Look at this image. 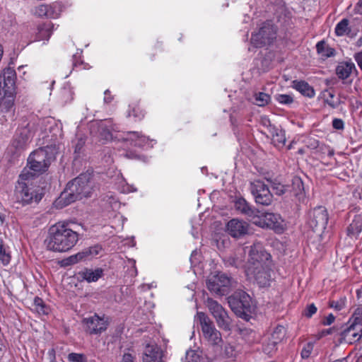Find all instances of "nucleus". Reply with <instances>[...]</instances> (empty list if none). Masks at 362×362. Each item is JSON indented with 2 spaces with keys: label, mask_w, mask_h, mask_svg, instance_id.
<instances>
[{
  "label": "nucleus",
  "mask_w": 362,
  "mask_h": 362,
  "mask_svg": "<svg viewBox=\"0 0 362 362\" xmlns=\"http://www.w3.org/2000/svg\"><path fill=\"white\" fill-rule=\"evenodd\" d=\"M271 267L270 254L265 251L260 243H255L252 245L245 266L247 278L255 280L261 287L267 286L272 279Z\"/></svg>",
  "instance_id": "nucleus-1"
},
{
  "label": "nucleus",
  "mask_w": 362,
  "mask_h": 362,
  "mask_svg": "<svg viewBox=\"0 0 362 362\" xmlns=\"http://www.w3.org/2000/svg\"><path fill=\"white\" fill-rule=\"evenodd\" d=\"M78 239V233L69 227L68 221H63L49 227L45 243L49 250L66 252L76 245Z\"/></svg>",
  "instance_id": "nucleus-2"
},
{
  "label": "nucleus",
  "mask_w": 362,
  "mask_h": 362,
  "mask_svg": "<svg viewBox=\"0 0 362 362\" xmlns=\"http://www.w3.org/2000/svg\"><path fill=\"white\" fill-rule=\"evenodd\" d=\"M91 185L87 175H80L69 182L66 189L56 200L55 205L62 208L76 200L88 197L91 193Z\"/></svg>",
  "instance_id": "nucleus-3"
},
{
  "label": "nucleus",
  "mask_w": 362,
  "mask_h": 362,
  "mask_svg": "<svg viewBox=\"0 0 362 362\" xmlns=\"http://www.w3.org/2000/svg\"><path fill=\"white\" fill-rule=\"evenodd\" d=\"M33 177V173L27 168H24L20 174L14 193L16 203L26 206L33 203L37 204L42 199L43 194L40 189L29 185L30 180Z\"/></svg>",
  "instance_id": "nucleus-4"
},
{
  "label": "nucleus",
  "mask_w": 362,
  "mask_h": 362,
  "mask_svg": "<svg viewBox=\"0 0 362 362\" xmlns=\"http://www.w3.org/2000/svg\"><path fill=\"white\" fill-rule=\"evenodd\" d=\"M59 147L56 144L40 148L33 152L28 158L27 168L29 172L41 173L47 170L50 162L55 158Z\"/></svg>",
  "instance_id": "nucleus-5"
},
{
  "label": "nucleus",
  "mask_w": 362,
  "mask_h": 362,
  "mask_svg": "<svg viewBox=\"0 0 362 362\" xmlns=\"http://www.w3.org/2000/svg\"><path fill=\"white\" fill-rule=\"evenodd\" d=\"M89 129L93 137L105 144L113 139L112 132L116 130V125L110 119L95 120L90 123Z\"/></svg>",
  "instance_id": "nucleus-6"
},
{
  "label": "nucleus",
  "mask_w": 362,
  "mask_h": 362,
  "mask_svg": "<svg viewBox=\"0 0 362 362\" xmlns=\"http://www.w3.org/2000/svg\"><path fill=\"white\" fill-rule=\"evenodd\" d=\"M194 320L199 323L203 336L208 342L217 345L222 341L220 332L216 329L213 322L205 313L198 312Z\"/></svg>",
  "instance_id": "nucleus-7"
},
{
  "label": "nucleus",
  "mask_w": 362,
  "mask_h": 362,
  "mask_svg": "<svg viewBox=\"0 0 362 362\" xmlns=\"http://www.w3.org/2000/svg\"><path fill=\"white\" fill-rule=\"evenodd\" d=\"M207 306L216 319L218 326L223 329L230 330L231 320L223 308L218 302L212 299H208Z\"/></svg>",
  "instance_id": "nucleus-8"
},
{
  "label": "nucleus",
  "mask_w": 362,
  "mask_h": 362,
  "mask_svg": "<svg viewBox=\"0 0 362 362\" xmlns=\"http://www.w3.org/2000/svg\"><path fill=\"white\" fill-rule=\"evenodd\" d=\"M250 191L257 204L269 205L272 202V194L263 181L255 180L250 183Z\"/></svg>",
  "instance_id": "nucleus-9"
},
{
  "label": "nucleus",
  "mask_w": 362,
  "mask_h": 362,
  "mask_svg": "<svg viewBox=\"0 0 362 362\" xmlns=\"http://www.w3.org/2000/svg\"><path fill=\"white\" fill-rule=\"evenodd\" d=\"M275 37V29L272 25L266 23L257 33L252 35L251 43L257 47H262L270 44Z\"/></svg>",
  "instance_id": "nucleus-10"
},
{
  "label": "nucleus",
  "mask_w": 362,
  "mask_h": 362,
  "mask_svg": "<svg viewBox=\"0 0 362 362\" xmlns=\"http://www.w3.org/2000/svg\"><path fill=\"white\" fill-rule=\"evenodd\" d=\"M206 285L211 292L223 296L230 285V279L224 274L211 275L208 278Z\"/></svg>",
  "instance_id": "nucleus-11"
},
{
  "label": "nucleus",
  "mask_w": 362,
  "mask_h": 362,
  "mask_svg": "<svg viewBox=\"0 0 362 362\" xmlns=\"http://www.w3.org/2000/svg\"><path fill=\"white\" fill-rule=\"evenodd\" d=\"M328 223V214L324 206H317L310 213L308 223L313 230H324Z\"/></svg>",
  "instance_id": "nucleus-12"
},
{
  "label": "nucleus",
  "mask_w": 362,
  "mask_h": 362,
  "mask_svg": "<svg viewBox=\"0 0 362 362\" xmlns=\"http://www.w3.org/2000/svg\"><path fill=\"white\" fill-rule=\"evenodd\" d=\"M16 73L13 68L7 67L0 74V93H16Z\"/></svg>",
  "instance_id": "nucleus-13"
},
{
  "label": "nucleus",
  "mask_w": 362,
  "mask_h": 362,
  "mask_svg": "<svg viewBox=\"0 0 362 362\" xmlns=\"http://www.w3.org/2000/svg\"><path fill=\"white\" fill-rule=\"evenodd\" d=\"M83 323L86 326V331L90 334H100L106 330L107 327V321L97 315L84 318Z\"/></svg>",
  "instance_id": "nucleus-14"
},
{
  "label": "nucleus",
  "mask_w": 362,
  "mask_h": 362,
  "mask_svg": "<svg viewBox=\"0 0 362 362\" xmlns=\"http://www.w3.org/2000/svg\"><path fill=\"white\" fill-rule=\"evenodd\" d=\"M350 325L344 329L341 334V339L347 344L358 341L362 337V323L349 322Z\"/></svg>",
  "instance_id": "nucleus-15"
},
{
  "label": "nucleus",
  "mask_w": 362,
  "mask_h": 362,
  "mask_svg": "<svg viewBox=\"0 0 362 362\" xmlns=\"http://www.w3.org/2000/svg\"><path fill=\"white\" fill-rule=\"evenodd\" d=\"M227 232L233 238H238L250 233V225L238 218H233L226 225Z\"/></svg>",
  "instance_id": "nucleus-16"
},
{
  "label": "nucleus",
  "mask_w": 362,
  "mask_h": 362,
  "mask_svg": "<svg viewBox=\"0 0 362 362\" xmlns=\"http://www.w3.org/2000/svg\"><path fill=\"white\" fill-rule=\"evenodd\" d=\"M264 228L272 229L277 233H282L286 229L285 221L278 214L264 213Z\"/></svg>",
  "instance_id": "nucleus-17"
},
{
  "label": "nucleus",
  "mask_w": 362,
  "mask_h": 362,
  "mask_svg": "<svg viewBox=\"0 0 362 362\" xmlns=\"http://www.w3.org/2000/svg\"><path fill=\"white\" fill-rule=\"evenodd\" d=\"M119 140L128 142L131 146L144 147L149 141L151 143L153 140L150 141L149 139L144 135H141L137 132H129L124 136H121Z\"/></svg>",
  "instance_id": "nucleus-18"
},
{
  "label": "nucleus",
  "mask_w": 362,
  "mask_h": 362,
  "mask_svg": "<svg viewBox=\"0 0 362 362\" xmlns=\"http://www.w3.org/2000/svg\"><path fill=\"white\" fill-rule=\"evenodd\" d=\"M163 352L156 344H148L144 350V362H163Z\"/></svg>",
  "instance_id": "nucleus-19"
},
{
  "label": "nucleus",
  "mask_w": 362,
  "mask_h": 362,
  "mask_svg": "<svg viewBox=\"0 0 362 362\" xmlns=\"http://www.w3.org/2000/svg\"><path fill=\"white\" fill-rule=\"evenodd\" d=\"M102 250L101 246L95 245L89 248L85 249L82 252H80L74 255L70 256L69 261L71 264H76L78 261L86 258H93L98 255Z\"/></svg>",
  "instance_id": "nucleus-20"
},
{
  "label": "nucleus",
  "mask_w": 362,
  "mask_h": 362,
  "mask_svg": "<svg viewBox=\"0 0 362 362\" xmlns=\"http://www.w3.org/2000/svg\"><path fill=\"white\" fill-rule=\"evenodd\" d=\"M16 93H0V114L13 112Z\"/></svg>",
  "instance_id": "nucleus-21"
},
{
  "label": "nucleus",
  "mask_w": 362,
  "mask_h": 362,
  "mask_svg": "<svg viewBox=\"0 0 362 362\" xmlns=\"http://www.w3.org/2000/svg\"><path fill=\"white\" fill-rule=\"evenodd\" d=\"M354 71H356V69L354 62L351 61L341 62L337 66L336 74L339 78L346 79Z\"/></svg>",
  "instance_id": "nucleus-22"
},
{
  "label": "nucleus",
  "mask_w": 362,
  "mask_h": 362,
  "mask_svg": "<svg viewBox=\"0 0 362 362\" xmlns=\"http://www.w3.org/2000/svg\"><path fill=\"white\" fill-rule=\"evenodd\" d=\"M53 30L54 25L50 22L39 25L35 33V40H48L52 34Z\"/></svg>",
  "instance_id": "nucleus-23"
},
{
  "label": "nucleus",
  "mask_w": 362,
  "mask_h": 362,
  "mask_svg": "<svg viewBox=\"0 0 362 362\" xmlns=\"http://www.w3.org/2000/svg\"><path fill=\"white\" fill-rule=\"evenodd\" d=\"M293 88L299 91L302 95L308 98H311L315 96L313 88L305 81H293Z\"/></svg>",
  "instance_id": "nucleus-24"
},
{
  "label": "nucleus",
  "mask_w": 362,
  "mask_h": 362,
  "mask_svg": "<svg viewBox=\"0 0 362 362\" xmlns=\"http://www.w3.org/2000/svg\"><path fill=\"white\" fill-rule=\"evenodd\" d=\"M322 98L324 103L332 108H337L341 104L340 99L335 98L334 93L329 90H325L322 93Z\"/></svg>",
  "instance_id": "nucleus-25"
},
{
  "label": "nucleus",
  "mask_w": 362,
  "mask_h": 362,
  "mask_svg": "<svg viewBox=\"0 0 362 362\" xmlns=\"http://www.w3.org/2000/svg\"><path fill=\"white\" fill-rule=\"evenodd\" d=\"M317 52L324 58L331 57L335 55V49L329 47L325 41L322 40L316 45Z\"/></svg>",
  "instance_id": "nucleus-26"
},
{
  "label": "nucleus",
  "mask_w": 362,
  "mask_h": 362,
  "mask_svg": "<svg viewBox=\"0 0 362 362\" xmlns=\"http://www.w3.org/2000/svg\"><path fill=\"white\" fill-rule=\"evenodd\" d=\"M81 276L88 282L97 281L103 275L101 269H86L80 273Z\"/></svg>",
  "instance_id": "nucleus-27"
},
{
  "label": "nucleus",
  "mask_w": 362,
  "mask_h": 362,
  "mask_svg": "<svg viewBox=\"0 0 362 362\" xmlns=\"http://www.w3.org/2000/svg\"><path fill=\"white\" fill-rule=\"evenodd\" d=\"M240 352V349L235 344L226 343L223 348V356L227 358L234 360Z\"/></svg>",
  "instance_id": "nucleus-28"
},
{
  "label": "nucleus",
  "mask_w": 362,
  "mask_h": 362,
  "mask_svg": "<svg viewBox=\"0 0 362 362\" xmlns=\"http://www.w3.org/2000/svg\"><path fill=\"white\" fill-rule=\"evenodd\" d=\"M285 337V327L281 325H278L273 329L269 337H270L271 341H275L277 344H279L284 340Z\"/></svg>",
  "instance_id": "nucleus-29"
},
{
  "label": "nucleus",
  "mask_w": 362,
  "mask_h": 362,
  "mask_svg": "<svg viewBox=\"0 0 362 362\" xmlns=\"http://www.w3.org/2000/svg\"><path fill=\"white\" fill-rule=\"evenodd\" d=\"M235 207L236 210L246 216L252 213V209L249 206L246 200L242 197H238L235 199Z\"/></svg>",
  "instance_id": "nucleus-30"
},
{
  "label": "nucleus",
  "mask_w": 362,
  "mask_h": 362,
  "mask_svg": "<svg viewBox=\"0 0 362 362\" xmlns=\"http://www.w3.org/2000/svg\"><path fill=\"white\" fill-rule=\"evenodd\" d=\"M247 216L250 218V221L253 224L259 227L264 228V222H265L264 213L260 214L259 211L252 209V214H247Z\"/></svg>",
  "instance_id": "nucleus-31"
},
{
  "label": "nucleus",
  "mask_w": 362,
  "mask_h": 362,
  "mask_svg": "<svg viewBox=\"0 0 362 362\" xmlns=\"http://www.w3.org/2000/svg\"><path fill=\"white\" fill-rule=\"evenodd\" d=\"M272 142L278 148L283 147L286 143L285 132L281 129L276 130L272 135Z\"/></svg>",
  "instance_id": "nucleus-32"
},
{
  "label": "nucleus",
  "mask_w": 362,
  "mask_h": 362,
  "mask_svg": "<svg viewBox=\"0 0 362 362\" xmlns=\"http://www.w3.org/2000/svg\"><path fill=\"white\" fill-rule=\"evenodd\" d=\"M32 306L33 309L39 314L47 315L49 311V308L47 307L43 300L38 297L35 298Z\"/></svg>",
  "instance_id": "nucleus-33"
},
{
  "label": "nucleus",
  "mask_w": 362,
  "mask_h": 362,
  "mask_svg": "<svg viewBox=\"0 0 362 362\" xmlns=\"http://www.w3.org/2000/svg\"><path fill=\"white\" fill-rule=\"evenodd\" d=\"M271 100L269 94L259 92L254 94V103L259 107H263L267 105Z\"/></svg>",
  "instance_id": "nucleus-34"
},
{
  "label": "nucleus",
  "mask_w": 362,
  "mask_h": 362,
  "mask_svg": "<svg viewBox=\"0 0 362 362\" xmlns=\"http://www.w3.org/2000/svg\"><path fill=\"white\" fill-rule=\"evenodd\" d=\"M349 20L346 18L339 21L335 27V33L337 36H343L349 32Z\"/></svg>",
  "instance_id": "nucleus-35"
},
{
  "label": "nucleus",
  "mask_w": 362,
  "mask_h": 362,
  "mask_svg": "<svg viewBox=\"0 0 362 362\" xmlns=\"http://www.w3.org/2000/svg\"><path fill=\"white\" fill-rule=\"evenodd\" d=\"M277 344L271 341L270 337H267L263 342V351L267 354H272L276 350Z\"/></svg>",
  "instance_id": "nucleus-36"
},
{
  "label": "nucleus",
  "mask_w": 362,
  "mask_h": 362,
  "mask_svg": "<svg viewBox=\"0 0 362 362\" xmlns=\"http://www.w3.org/2000/svg\"><path fill=\"white\" fill-rule=\"evenodd\" d=\"M127 116H133L135 118V120H140L144 117V114L138 105H134L133 107L129 106Z\"/></svg>",
  "instance_id": "nucleus-37"
},
{
  "label": "nucleus",
  "mask_w": 362,
  "mask_h": 362,
  "mask_svg": "<svg viewBox=\"0 0 362 362\" xmlns=\"http://www.w3.org/2000/svg\"><path fill=\"white\" fill-rule=\"evenodd\" d=\"M118 185V189L122 193H129L136 190V189L133 185H130L127 183L122 177L120 179Z\"/></svg>",
  "instance_id": "nucleus-38"
},
{
  "label": "nucleus",
  "mask_w": 362,
  "mask_h": 362,
  "mask_svg": "<svg viewBox=\"0 0 362 362\" xmlns=\"http://www.w3.org/2000/svg\"><path fill=\"white\" fill-rule=\"evenodd\" d=\"M276 100L281 104L288 105L293 103V99L290 95L279 94L275 96Z\"/></svg>",
  "instance_id": "nucleus-39"
},
{
  "label": "nucleus",
  "mask_w": 362,
  "mask_h": 362,
  "mask_svg": "<svg viewBox=\"0 0 362 362\" xmlns=\"http://www.w3.org/2000/svg\"><path fill=\"white\" fill-rule=\"evenodd\" d=\"M0 261L4 265H8L11 261V255L4 247L0 248Z\"/></svg>",
  "instance_id": "nucleus-40"
},
{
  "label": "nucleus",
  "mask_w": 362,
  "mask_h": 362,
  "mask_svg": "<svg viewBox=\"0 0 362 362\" xmlns=\"http://www.w3.org/2000/svg\"><path fill=\"white\" fill-rule=\"evenodd\" d=\"M313 349V345L311 343H307L301 351V356L303 358H308L310 356Z\"/></svg>",
  "instance_id": "nucleus-41"
},
{
  "label": "nucleus",
  "mask_w": 362,
  "mask_h": 362,
  "mask_svg": "<svg viewBox=\"0 0 362 362\" xmlns=\"http://www.w3.org/2000/svg\"><path fill=\"white\" fill-rule=\"evenodd\" d=\"M68 360L71 362H86L84 356L76 353L69 354L68 355Z\"/></svg>",
  "instance_id": "nucleus-42"
},
{
  "label": "nucleus",
  "mask_w": 362,
  "mask_h": 362,
  "mask_svg": "<svg viewBox=\"0 0 362 362\" xmlns=\"http://www.w3.org/2000/svg\"><path fill=\"white\" fill-rule=\"evenodd\" d=\"M50 10V6L48 5H40L37 7L36 12L39 16H52L51 14L47 12Z\"/></svg>",
  "instance_id": "nucleus-43"
},
{
  "label": "nucleus",
  "mask_w": 362,
  "mask_h": 362,
  "mask_svg": "<svg viewBox=\"0 0 362 362\" xmlns=\"http://www.w3.org/2000/svg\"><path fill=\"white\" fill-rule=\"evenodd\" d=\"M350 322L362 323V308H358L355 310Z\"/></svg>",
  "instance_id": "nucleus-44"
},
{
  "label": "nucleus",
  "mask_w": 362,
  "mask_h": 362,
  "mask_svg": "<svg viewBox=\"0 0 362 362\" xmlns=\"http://www.w3.org/2000/svg\"><path fill=\"white\" fill-rule=\"evenodd\" d=\"M242 259L237 255L235 257H228L227 262L232 266H235V267H240L242 265Z\"/></svg>",
  "instance_id": "nucleus-45"
},
{
  "label": "nucleus",
  "mask_w": 362,
  "mask_h": 362,
  "mask_svg": "<svg viewBox=\"0 0 362 362\" xmlns=\"http://www.w3.org/2000/svg\"><path fill=\"white\" fill-rule=\"evenodd\" d=\"M273 189L276 194L281 195L284 194L288 190V187L281 184H276L274 186Z\"/></svg>",
  "instance_id": "nucleus-46"
},
{
  "label": "nucleus",
  "mask_w": 362,
  "mask_h": 362,
  "mask_svg": "<svg viewBox=\"0 0 362 362\" xmlns=\"http://www.w3.org/2000/svg\"><path fill=\"white\" fill-rule=\"evenodd\" d=\"M25 143L26 141L23 138L19 141L16 139L13 140L11 147H14L17 151H19L25 147Z\"/></svg>",
  "instance_id": "nucleus-47"
},
{
  "label": "nucleus",
  "mask_w": 362,
  "mask_h": 362,
  "mask_svg": "<svg viewBox=\"0 0 362 362\" xmlns=\"http://www.w3.org/2000/svg\"><path fill=\"white\" fill-rule=\"evenodd\" d=\"M332 127L337 130H343L344 129V122L341 119L334 118L332 120Z\"/></svg>",
  "instance_id": "nucleus-48"
},
{
  "label": "nucleus",
  "mask_w": 362,
  "mask_h": 362,
  "mask_svg": "<svg viewBox=\"0 0 362 362\" xmlns=\"http://www.w3.org/2000/svg\"><path fill=\"white\" fill-rule=\"evenodd\" d=\"M345 306V300H340L337 301H332L330 303V307L334 308L337 310H341Z\"/></svg>",
  "instance_id": "nucleus-49"
},
{
  "label": "nucleus",
  "mask_w": 362,
  "mask_h": 362,
  "mask_svg": "<svg viewBox=\"0 0 362 362\" xmlns=\"http://www.w3.org/2000/svg\"><path fill=\"white\" fill-rule=\"evenodd\" d=\"M317 312V308L314 304L309 305L305 311V315L308 317H311L313 315H314Z\"/></svg>",
  "instance_id": "nucleus-50"
},
{
  "label": "nucleus",
  "mask_w": 362,
  "mask_h": 362,
  "mask_svg": "<svg viewBox=\"0 0 362 362\" xmlns=\"http://www.w3.org/2000/svg\"><path fill=\"white\" fill-rule=\"evenodd\" d=\"M186 359L187 362H199V356L194 352L188 353Z\"/></svg>",
  "instance_id": "nucleus-51"
},
{
  "label": "nucleus",
  "mask_w": 362,
  "mask_h": 362,
  "mask_svg": "<svg viewBox=\"0 0 362 362\" xmlns=\"http://www.w3.org/2000/svg\"><path fill=\"white\" fill-rule=\"evenodd\" d=\"M49 14L52 15V16H47V18H57L59 16V11L56 10L55 6H50V10L48 12Z\"/></svg>",
  "instance_id": "nucleus-52"
},
{
  "label": "nucleus",
  "mask_w": 362,
  "mask_h": 362,
  "mask_svg": "<svg viewBox=\"0 0 362 362\" xmlns=\"http://www.w3.org/2000/svg\"><path fill=\"white\" fill-rule=\"evenodd\" d=\"M354 59L362 71V51L354 54Z\"/></svg>",
  "instance_id": "nucleus-53"
},
{
  "label": "nucleus",
  "mask_w": 362,
  "mask_h": 362,
  "mask_svg": "<svg viewBox=\"0 0 362 362\" xmlns=\"http://www.w3.org/2000/svg\"><path fill=\"white\" fill-rule=\"evenodd\" d=\"M122 362H134V357L130 354H124Z\"/></svg>",
  "instance_id": "nucleus-54"
},
{
  "label": "nucleus",
  "mask_w": 362,
  "mask_h": 362,
  "mask_svg": "<svg viewBox=\"0 0 362 362\" xmlns=\"http://www.w3.org/2000/svg\"><path fill=\"white\" fill-rule=\"evenodd\" d=\"M335 320L334 316L332 314H329L324 320L323 324L325 325H329L334 322Z\"/></svg>",
  "instance_id": "nucleus-55"
},
{
  "label": "nucleus",
  "mask_w": 362,
  "mask_h": 362,
  "mask_svg": "<svg viewBox=\"0 0 362 362\" xmlns=\"http://www.w3.org/2000/svg\"><path fill=\"white\" fill-rule=\"evenodd\" d=\"M104 102L105 103H110L112 99H113V97L112 95H110V92L109 90H106L104 93Z\"/></svg>",
  "instance_id": "nucleus-56"
},
{
  "label": "nucleus",
  "mask_w": 362,
  "mask_h": 362,
  "mask_svg": "<svg viewBox=\"0 0 362 362\" xmlns=\"http://www.w3.org/2000/svg\"><path fill=\"white\" fill-rule=\"evenodd\" d=\"M293 185H297L299 191H301L303 189V183L299 178H295L293 180Z\"/></svg>",
  "instance_id": "nucleus-57"
},
{
  "label": "nucleus",
  "mask_w": 362,
  "mask_h": 362,
  "mask_svg": "<svg viewBox=\"0 0 362 362\" xmlns=\"http://www.w3.org/2000/svg\"><path fill=\"white\" fill-rule=\"evenodd\" d=\"M332 329H333L332 328H329V329L323 330L322 334L324 336L327 335V334H330L332 332Z\"/></svg>",
  "instance_id": "nucleus-58"
},
{
  "label": "nucleus",
  "mask_w": 362,
  "mask_h": 362,
  "mask_svg": "<svg viewBox=\"0 0 362 362\" xmlns=\"http://www.w3.org/2000/svg\"><path fill=\"white\" fill-rule=\"evenodd\" d=\"M4 247V240L2 238V235L0 233V248Z\"/></svg>",
  "instance_id": "nucleus-59"
},
{
  "label": "nucleus",
  "mask_w": 362,
  "mask_h": 362,
  "mask_svg": "<svg viewBox=\"0 0 362 362\" xmlns=\"http://www.w3.org/2000/svg\"><path fill=\"white\" fill-rule=\"evenodd\" d=\"M63 95H69L70 91L67 89H65L62 91Z\"/></svg>",
  "instance_id": "nucleus-60"
},
{
  "label": "nucleus",
  "mask_w": 362,
  "mask_h": 362,
  "mask_svg": "<svg viewBox=\"0 0 362 362\" xmlns=\"http://www.w3.org/2000/svg\"><path fill=\"white\" fill-rule=\"evenodd\" d=\"M230 305H231V308H232L233 310H234V309H235V307H233V306L231 305V303H230Z\"/></svg>",
  "instance_id": "nucleus-61"
},
{
  "label": "nucleus",
  "mask_w": 362,
  "mask_h": 362,
  "mask_svg": "<svg viewBox=\"0 0 362 362\" xmlns=\"http://www.w3.org/2000/svg\"><path fill=\"white\" fill-rule=\"evenodd\" d=\"M0 221H1V222H3V218H2V217H1V216H0Z\"/></svg>",
  "instance_id": "nucleus-62"
},
{
  "label": "nucleus",
  "mask_w": 362,
  "mask_h": 362,
  "mask_svg": "<svg viewBox=\"0 0 362 362\" xmlns=\"http://www.w3.org/2000/svg\"><path fill=\"white\" fill-rule=\"evenodd\" d=\"M242 250H243L242 249L240 250V252H239V253H240V255H242V253H243V252H242Z\"/></svg>",
  "instance_id": "nucleus-63"
},
{
  "label": "nucleus",
  "mask_w": 362,
  "mask_h": 362,
  "mask_svg": "<svg viewBox=\"0 0 362 362\" xmlns=\"http://www.w3.org/2000/svg\"><path fill=\"white\" fill-rule=\"evenodd\" d=\"M334 362H344L343 361H336Z\"/></svg>",
  "instance_id": "nucleus-64"
}]
</instances>
